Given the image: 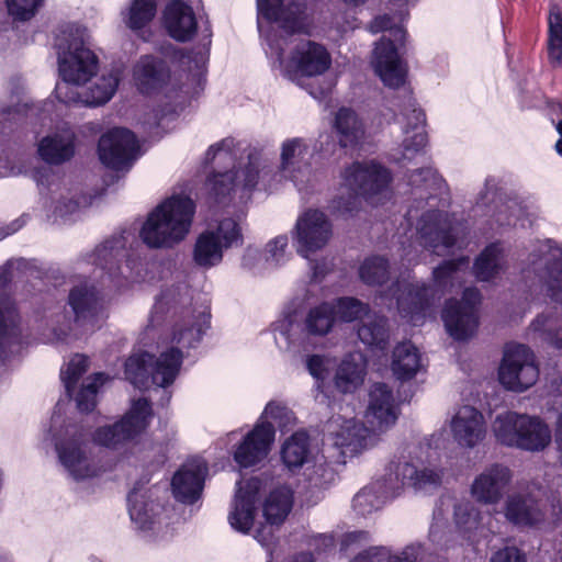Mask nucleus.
<instances>
[{
    "instance_id": "nucleus-7",
    "label": "nucleus",
    "mask_w": 562,
    "mask_h": 562,
    "mask_svg": "<svg viewBox=\"0 0 562 562\" xmlns=\"http://www.w3.org/2000/svg\"><path fill=\"white\" fill-rule=\"evenodd\" d=\"M337 324L330 301L321 302L306 311L286 308L272 324L277 347L291 355L308 351L313 339L326 337Z\"/></svg>"
},
{
    "instance_id": "nucleus-43",
    "label": "nucleus",
    "mask_w": 562,
    "mask_h": 562,
    "mask_svg": "<svg viewBox=\"0 0 562 562\" xmlns=\"http://www.w3.org/2000/svg\"><path fill=\"white\" fill-rule=\"evenodd\" d=\"M422 368V355L411 341L401 342L394 348L391 369L397 380L408 381Z\"/></svg>"
},
{
    "instance_id": "nucleus-45",
    "label": "nucleus",
    "mask_w": 562,
    "mask_h": 562,
    "mask_svg": "<svg viewBox=\"0 0 562 562\" xmlns=\"http://www.w3.org/2000/svg\"><path fill=\"white\" fill-rule=\"evenodd\" d=\"M422 553L423 546L420 543L408 544L396 553H392L387 547H371L350 562H417Z\"/></svg>"
},
{
    "instance_id": "nucleus-31",
    "label": "nucleus",
    "mask_w": 562,
    "mask_h": 562,
    "mask_svg": "<svg viewBox=\"0 0 562 562\" xmlns=\"http://www.w3.org/2000/svg\"><path fill=\"white\" fill-rule=\"evenodd\" d=\"M366 419L374 429L383 430L397 419L392 390L383 382L374 383L369 391Z\"/></svg>"
},
{
    "instance_id": "nucleus-2",
    "label": "nucleus",
    "mask_w": 562,
    "mask_h": 562,
    "mask_svg": "<svg viewBox=\"0 0 562 562\" xmlns=\"http://www.w3.org/2000/svg\"><path fill=\"white\" fill-rule=\"evenodd\" d=\"M408 184L415 190H425L419 193L415 204L407 211L414 217V210L427 206L417 222V235L420 245L436 255H442L452 249L460 238L465 235L467 224L454 213L448 212L447 199H438L432 191L440 190L442 179L431 167H422L407 175Z\"/></svg>"
},
{
    "instance_id": "nucleus-56",
    "label": "nucleus",
    "mask_w": 562,
    "mask_h": 562,
    "mask_svg": "<svg viewBox=\"0 0 562 562\" xmlns=\"http://www.w3.org/2000/svg\"><path fill=\"white\" fill-rule=\"evenodd\" d=\"M34 261L24 258L8 260L0 267V289L5 288L13 279L32 276Z\"/></svg>"
},
{
    "instance_id": "nucleus-9",
    "label": "nucleus",
    "mask_w": 562,
    "mask_h": 562,
    "mask_svg": "<svg viewBox=\"0 0 562 562\" xmlns=\"http://www.w3.org/2000/svg\"><path fill=\"white\" fill-rule=\"evenodd\" d=\"M194 213L191 198L172 195L148 214L139 237L150 249H171L188 236Z\"/></svg>"
},
{
    "instance_id": "nucleus-1",
    "label": "nucleus",
    "mask_w": 562,
    "mask_h": 562,
    "mask_svg": "<svg viewBox=\"0 0 562 562\" xmlns=\"http://www.w3.org/2000/svg\"><path fill=\"white\" fill-rule=\"evenodd\" d=\"M306 10L307 0H257V26L270 65L297 83L325 74L331 65L326 47L310 40L301 41L286 61L283 58L289 37L308 33Z\"/></svg>"
},
{
    "instance_id": "nucleus-64",
    "label": "nucleus",
    "mask_w": 562,
    "mask_h": 562,
    "mask_svg": "<svg viewBox=\"0 0 562 562\" xmlns=\"http://www.w3.org/2000/svg\"><path fill=\"white\" fill-rule=\"evenodd\" d=\"M336 479V473L327 463L316 462L308 473L310 483L314 487L325 488Z\"/></svg>"
},
{
    "instance_id": "nucleus-26",
    "label": "nucleus",
    "mask_w": 562,
    "mask_h": 562,
    "mask_svg": "<svg viewBox=\"0 0 562 562\" xmlns=\"http://www.w3.org/2000/svg\"><path fill=\"white\" fill-rule=\"evenodd\" d=\"M274 434L273 424L258 423L236 448L234 452L236 463L241 468H250L263 461L270 451Z\"/></svg>"
},
{
    "instance_id": "nucleus-61",
    "label": "nucleus",
    "mask_w": 562,
    "mask_h": 562,
    "mask_svg": "<svg viewBox=\"0 0 562 562\" xmlns=\"http://www.w3.org/2000/svg\"><path fill=\"white\" fill-rule=\"evenodd\" d=\"M8 12L16 20L27 21L36 13L43 0H5Z\"/></svg>"
},
{
    "instance_id": "nucleus-54",
    "label": "nucleus",
    "mask_w": 562,
    "mask_h": 562,
    "mask_svg": "<svg viewBox=\"0 0 562 562\" xmlns=\"http://www.w3.org/2000/svg\"><path fill=\"white\" fill-rule=\"evenodd\" d=\"M453 517L458 530L464 535L476 530L480 525V513L470 502L456 503Z\"/></svg>"
},
{
    "instance_id": "nucleus-29",
    "label": "nucleus",
    "mask_w": 562,
    "mask_h": 562,
    "mask_svg": "<svg viewBox=\"0 0 562 562\" xmlns=\"http://www.w3.org/2000/svg\"><path fill=\"white\" fill-rule=\"evenodd\" d=\"M162 26L172 40L187 43L196 34V15L182 0H170L162 11Z\"/></svg>"
},
{
    "instance_id": "nucleus-22",
    "label": "nucleus",
    "mask_w": 562,
    "mask_h": 562,
    "mask_svg": "<svg viewBox=\"0 0 562 562\" xmlns=\"http://www.w3.org/2000/svg\"><path fill=\"white\" fill-rule=\"evenodd\" d=\"M291 234L296 252L308 258L327 245L333 235V225L324 212L308 209L297 217Z\"/></svg>"
},
{
    "instance_id": "nucleus-14",
    "label": "nucleus",
    "mask_w": 562,
    "mask_h": 562,
    "mask_svg": "<svg viewBox=\"0 0 562 562\" xmlns=\"http://www.w3.org/2000/svg\"><path fill=\"white\" fill-rule=\"evenodd\" d=\"M496 441L525 451H542L551 442L549 426L537 416L506 412L492 425Z\"/></svg>"
},
{
    "instance_id": "nucleus-60",
    "label": "nucleus",
    "mask_w": 562,
    "mask_h": 562,
    "mask_svg": "<svg viewBox=\"0 0 562 562\" xmlns=\"http://www.w3.org/2000/svg\"><path fill=\"white\" fill-rule=\"evenodd\" d=\"M468 258L461 257L459 259L445 260L432 271L434 280L439 286H446L453 274H456L461 266H467Z\"/></svg>"
},
{
    "instance_id": "nucleus-42",
    "label": "nucleus",
    "mask_w": 562,
    "mask_h": 562,
    "mask_svg": "<svg viewBox=\"0 0 562 562\" xmlns=\"http://www.w3.org/2000/svg\"><path fill=\"white\" fill-rule=\"evenodd\" d=\"M357 336L370 349H386L390 338L387 318L375 312L370 313L359 323Z\"/></svg>"
},
{
    "instance_id": "nucleus-16",
    "label": "nucleus",
    "mask_w": 562,
    "mask_h": 562,
    "mask_svg": "<svg viewBox=\"0 0 562 562\" xmlns=\"http://www.w3.org/2000/svg\"><path fill=\"white\" fill-rule=\"evenodd\" d=\"M243 243L239 224L234 218H223L216 227H209L198 236L192 251L193 262L203 269L216 267L226 249L240 247Z\"/></svg>"
},
{
    "instance_id": "nucleus-57",
    "label": "nucleus",
    "mask_w": 562,
    "mask_h": 562,
    "mask_svg": "<svg viewBox=\"0 0 562 562\" xmlns=\"http://www.w3.org/2000/svg\"><path fill=\"white\" fill-rule=\"evenodd\" d=\"M530 326L533 331L540 334L542 340L558 349H562V327L554 328L551 317L538 315Z\"/></svg>"
},
{
    "instance_id": "nucleus-47",
    "label": "nucleus",
    "mask_w": 562,
    "mask_h": 562,
    "mask_svg": "<svg viewBox=\"0 0 562 562\" xmlns=\"http://www.w3.org/2000/svg\"><path fill=\"white\" fill-rule=\"evenodd\" d=\"M364 375V364L357 362L352 356L346 357L336 370L335 387L342 394L353 393L362 385Z\"/></svg>"
},
{
    "instance_id": "nucleus-20",
    "label": "nucleus",
    "mask_w": 562,
    "mask_h": 562,
    "mask_svg": "<svg viewBox=\"0 0 562 562\" xmlns=\"http://www.w3.org/2000/svg\"><path fill=\"white\" fill-rule=\"evenodd\" d=\"M150 417V402L145 397L138 398L117 423L98 428L92 436L93 441L104 447L116 448L139 435L147 427Z\"/></svg>"
},
{
    "instance_id": "nucleus-37",
    "label": "nucleus",
    "mask_w": 562,
    "mask_h": 562,
    "mask_svg": "<svg viewBox=\"0 0 562 562\" xmlns=\"http://www.w3.org/2000/svg\"><path fill=\"white\" fill-rule=\"evenodd\" d=\"M160 0H132L126 11L122 12L123 22L137 37L148 42L151 37L149 24L157 13Z\"/></svg>"
},
{
    "instance_id": "nucleus-28",
    "label": "nucleus",
    "mask_w": 562,
    "mask_h": 562,
    "mask_svg": "<svg viewBox=\"0 0 562 562\" xmlns=\"http://www.w3.org/2000/svg\"><path fill=\"white\" fill-rule=\"evenodd\" d=\"M512 480L510 470L503 464H492L475 477L471 485V494L482 504L498 503Z\"/></svg>"
},
{
    "instance_id": "nucleus-52",
    "label": "nucleus",
    "mask_w": 562,
    "mask_h": 562,
    "mask_svg": "<svg viewBox=\"0 0 562 562\" xmlns=\"http://www.w3.org/2000/svg\"><path fill=\"white\" fill-rule=\"evenodd\" d=\"M108 376L98 372L87 379V382L82 384L81 389L76 395L77 408L81 413H89L93 411L97 404V394L99 386L103 385Z\"/></svg>"
},
{
    "instance_id": "nucleus-23",
    "label": "nucleus",
    "mask_w": 562,
    "mask_h": 562,
    "mask_svg": "<svg viewBox=\"0 0 562 562\" xmlns=\"http://www.w3.org/2000/svg\"><path fill=\"white\" fill-rule=\"evenodd\" d=\"M98 154L105 167L117 171L127 170L139 155V145L133 132L114 127L100 137Z\"/></svg>"
},
{
    "instance_id": "nucleus-46",
    "label": "nucleus",
    "mask_w": 562,
    "mask_h": 562,
    "mask_svg": "<svg viewBox=\"0 0 562 562\" xmlns=\"http://www.w3.org/2000/svg\"><path fill=\"white\" fill-rule=\"evenodd\" d=\"M293 506V493L288 486H278L268 495L263 505V515L268 524L280 525Z\"/></svg>"
},
{
    "instance_id": "nucleus-44",
    "label": "nucleus",
    "mask_w": 562,
    "mask_h": 562,
    "mask_svg": "<svg viewBox=\"0 0 562 562\" xmlns=\"http://www.w3.org/2000/svg\"><path fill=\"white\" fill-rule=\"evenodd\" d=\"M334 127L342 148H356L364 135L362 122L357 113L348 108H340L337 111Z\"/></svg>"
},
{
    "instance_id": "nucleus-35",
    "label": "nucleus",
    "mask_w": 562,
    "mask_h": 562,
    "mask_svg": "<svg viewBox=\"0 0 562 562\" xmlns=\"http://www.w3.org/2000/svg\"><path fill=\"white\" fill-rule=\"evenodd\" d=\"M430 288L424 283L396 282L393 295L396 299L397 308L405 316L422 315L429 307Z\"/></svg>"
},
{
    "instance_id": "nucleus-36",
    "label": "nucleus",
    "mask_w": 562,
    "mask_h": 562,
    "mask_svg": "<svg viewBox=\"0 0 562 562\" xmlns=\"http://www.w3.org/2000/svg\"><path fill=\"white\" fill-rule=\"evenodd\" d=\"M506 519L517 527H535L544 520V512L530 496L510 495L505 503Z\"/></svg>"
},
{
    "instance_id": "nucleus-48",
    "label": "nucleus",
    "mask_w": 562,
    "mask_h": 562,
    "mask_svg": "<svg viewBox=\"0 0 562 562\" xmlns=\"http://www.w3.org/2000/svg\"><path fill=\"white\" fill-rule=\"evenodd\" d=\"M310 454V438L304 431L294 432L282 446L281 459L290 471L303 467Z\"/></svg>"
},
{
    "instance_id": "nucleus-18",
    "label": "nucleus",
    "mask_w": 562,
    "mask_h": 562,
    "mask_svg": "<svg viewBox=\"0 0 562 562\" xmlns=\"http://www.w3.org/2000/svg\"><path fill=\"white\" fill-rule=\"evenodd\" d=\"M539 376L533 352L521 344H508L505 347L498 370L501 384L514 392H522L532 386Z\"/></svg>"
},
{
    "instance_id": "nucleus-12",
    "label": "nucleus",
    "mask_w": 562,
    "mask_h": 562,
    "mask_svg": "<svg viewBox=\"0 0 562 562\" xmlns=\"http://www.w3.org/2000/svg\"><path fill=\"white\" fill-rule=\"evenodd\" d=\"M369 30L373 34L385 31L389 33L376 43L372 65L386 87L401 88L405 85L406 69L400 59L398 49L404 45L406 31L403 26L396 25L390 14L375 16L370 22Z\"/></svg>"
},
{
    "instance_id": "nucleus-21",
    "label": "nucleus",
    "mask_w": 562,
    "mask_h": 562,
    "mask_svg": "<svg viewBox=\"0 0 562 562\" xmlns=\"http://www.w3.org/2000/svg\"><path fill=\"white\" fill-rule=\"evenodd\" d=\"M165 490L159 486L145 487L136 483L127 495L128 514L135 527L143 532H156L162 522L164 503L160 494Z\"/></svg>"
},
{
    "instance_id": "nucleus-24",
    "label": "nucleus",
    "mask_w": 562,
    "mask_h": 562,
    "mask_svg": "<svg viewBox=\"0 0 562 562\" xmlns=\"http://www.w3.org/2000/svg\"><path fill=\"white\" fill-rule=\"evenodd\" d=\"M400 111L402 131L405 135L402 143L401 157L397 161L412 160L422 153L427 144V134L425 132L426 115L416 104L411 92L405 91L404 98L400 102H394Z\"/></svg>"
},
{
    "instance_id": "nucleus-11",
    "label": "nucleus",
    "mask_w": 562,
    "mask_h": 562,
    "mask_svg": "<svg viewBox=\"0 0 562 562\" xmlns=\"http://www.w3.org/2000/svg\"><path fill=\"white\" fill-rule=\"evenodd\" d=\"M183 360V349L172 345L162 351L154 361V357L144 351L131 355L124 364L125 379L136 389H148L156 385L164 389L161 405L170 402L171 393L166 389L179 374Z\"/></svg>"
},
{
    "instance_id": "nucleus-58",
    "label": "nucleus",
    "mask_w": 562,
    "mask_h": 562,
    "mask_svg": "<svg viewBox=\"0 0 562 562\" xmlns=\"http://www.w3.org/2000/svg\"><path fill=\"white\" fill-rule=\"evenodd\" d=\"M429 540L441 549L448 548L452 540V532L443 518L440 507L434 510V519L429 529Z\"/></svg>"
},
{
    "instance_id": "nucleus-3",
    "label": "nucleus",
    "mask_w": 562,
    "mask_h": 562,
    "mask_svg": "<svg viewBox=\"0 0 562 562\" xmlns=\"http://www.w3.org/2000/svg\"><path fill=\"white\" fill-rule=\"evenodd\" d=\"M211 44L212 29L209 22L203 25L199 45L191 50L180 48L168 41L157 44L155 49L161 57L145 54L134 64L132 75L135 87L145 95L164 92L171 97L170 92H176L177 87L171 82L172 75L168 60L187 66L192 79L200 86L205 80Z\"/></svg>"
},
{
    "instance_id": "nucleus-55",
    "label": "nucleus",
    "mask_w": 562,
    "mask_h": 562,
    "mask_svg": "<svg viewBox=\"0 0 562 562\" xmlns=\"http://www.w3.org/2000/svg\"><path fill=\"white\" fill-rule=\"evenodd\" d=\"M361 199L360 194L348 190L347 194H339L330 201L329 211L336 217H352L361 207Z\"/></svg>"
},
{
    "instance_id": "nucleus-40",
    "label": "nucleus",
    "mask_w": 562,
    "mask_h": 562,
    "mask_svg": "<svg viewBox=\"0 0 562 562\" xmlns=\"http://www.w3.org/2000/svg\"><path fill=\"white\" fill-rule=\"evenodd\" d=\"M507 259L502 244L496 241L487 245L473 263V272L479 281L488 282L504 273Z\"/></svg>"
},
{
    "instance_id": "nucleus-5",
    "label": "nucleus",
    "mask_w": 562,
    "mask_h": 562,
    "mask_svg": "<svg viewBox=\"0 0 562 562\" xmlns=\"http://www.w3.org/2000/svg\"><path fill=\"white\" fill-rule=\"evenodd\" d=\"M87 37V29L77 23H63L56 30L54 48L63 80L57 82L54 93L61 103H82L83 91L78 86L97 75L99 58L89 48Z\"/></svg>"
},
{
    "instance_id": "nucleus-34",
    "label": "nucleus",
    "mask_w": 562,
    "mask_h": 562,
    "mask_svg": "<svg viewBox=\"0 0 562 562\" xmlns=\"http://www.w3.org/2000/svg\"><path fill=\"white\" fill-rule=\"evenodd\" d=\"M38 156L48 165L69 161L76 153V134L71 128H63L43 137L37 146Z\"/></svg>"
},
{
    "instance_id": "nucleus-39",
    "label": "nucleus",
    "mask_w": 562,
    "mask_h": 562,
    "mask_svg": "<svg viewBox=\"0 0 562 562\" xmlns=\"http://www.w3.org/2000/svg\"><path fill=\"white\" fill-rule=\"evenodd\" d=\"M258 501V491L251 483L247 488L239 487L235 496L234 510L229 514L228 520L233 529L247 533L252 527L256 513V503Z\"/></svg>"
},
{
    "instance_id": "nucleus-62",
    "label": "nucleus",
    "mask_w": 562,
    "mask_h": 562,
    "mask_svg": "<svg viewBox=\"0 0 562 562\" xmlns=\"http://www.w3.org/2000/svg\"><path fill=\"white\" fill-rule=\"evenodd\" d=\"M306 368L315 380V387L318 392H325V382L329 378V371L326 367L323 356L313 355L306 360Z\"/></svg>"
},
{
    "instance_id": "nucleus-38",
    "label": "nucleus",
    "mask_w": 562,
    "mask_h": 562,
    "mask_svg": "<svg viewBox=\"0 0 562 562\" xmlns=\"http://www.w3.org/2000/svg\"><path fill=\"white\" fill-rule=\"evenodd\" d=\"M308 153V144L304 138L294 137L285 139L281 145L280 171L293 182L299 180V175L307 172L310 165L304 161Z\"/></svg>"
},
{
    "instance_id": "nucleus-63",
    "label": "nucleus",
    "mask_w": 562,
    "mask_h": 562,
    "mask_svg": "<svg viewBox=\"0 0 562 562\" xmlns=\"http://www.w3.org/2000/svg\"><path fill=\"white\" fill-rule=\"evenodd\" d=\"M261 418H270L279 428H284L292 423L293 413L284 404L272 401L267 404Z\"/></svg>"
},
{
    "instance_id": "nucleus-25",
    "label": "nucleus",
    "mask_w": 562,
    "mask_h": 562,
    "mask_svg": "<svg viewBox=\"0 0 562 562\" xmlns=\"http://www.w3.org/2000/svg\"><path fill=\"white\" fill-rule=\"evenodd\" d=\"M32 177L40 188V193L45 196V205L48 212L56 218L67 220L78 212L80 201L70 193L67 195L60 193L55 196L56 190L59 188L57 176L50 167H40L32 171Z\"/></svg>"
},
{
    "instance_id": "nucleus-6",
    "label": "nucleus",
    "mask_w": 562,
    "mask_h": 562,
    "mask_svg": "<svg viewBox=\"0 0 562 562\" xmlns=\"http://www.w3.org/2000/svg\"><path fill=\"white\" fill-rule=\"evenodd\" d=\"M206 308H192V291L184 282L164 285L149 315L148 326H171V344L181 348H195L210 326Z\"/></svg>"
},
{
    "instance_id": "nucleus-8",
    "label": "nucleus",
    "mask_w": 562,
    "mask_h": 562,
    "mask_svg": "<svg viewBox=\"0 0 562 562\" xmlns=\"http://www.w3.org/2000/svg\"><path fill=\"white\" fill-rule=\"evenodd\" d=\"M106 314V302L102 289L92 282H80L69 289L63 310L47 316V327L57 341L78 338L77 330H89L99 326Z\"/></svg>"
},
{
    "instance_id": "nucleus-4",
    "label": "nucleus",
    "mask_w": 562,
    "mask_h": 562,
    "mask_svg": "<svg viewBox=\"0 0 562 562\" xmlns=\"http://www.w3.org/2000/svg\"><path fill=\"white\" fill-rule=\"evenodd\" d=\"M442 469L438 465L414 461L411 457L394 456L383 475L358 492L352 506L363 517L380 510L387 501L396 497L404 486L428 491L440 486Z\"/></svg>"
},
{
    "instance_id": "nucleus-49",
    "label": "nucleus",
    "mask_w": 562,
    "mask_h": 562,
    "mask_svg": "<svg viewBox=\"0 0 562 562\" xmlns=\"http://www.w3.org/2000/svg\"><path fill=\"white\" fill-rule=\"evenodd\" d=\"M548 55L553 64L562 60V7L550 3L548 16Z\"/></svg>"
},
{
    "instance_id": "nucleus-33",
    "label": "nucleus",
    "mask_w": 562,
    "mask_h": 562,
    "mask_svg": "<svg viewBox=\"0 0 562 562\" xmlns=\"http://www.w3.org/2000/svg\"><path fill=\"white\" fill-rule=\"evenodd\" d=\"M22 318L13 304L0 305V358L18 353L23 345Z\"/></svg>"
},
{
    "instance_id": "nucleus-41",
    "label": "nucleus",
    "mask_w": 562,
    "mask_h": 562,
    "mask_svg": "<svg viewBox=\"0 0 562 562\" xmlns=\"http://www.w3.org/2000/svg\"><path fill=\"white\" fill-rule=\"evenodd\" d=\"M121 78L122 70L117 67L102 72L89 88L83 90L82 104L98 106L109 102L116 92Z\"/></svg>"
},
{
    "instance_id": "nucleus-15",
    "label": "nucleus",
    "mask_w": 562,
    "mask_h": 562,
    "mask_svg": "<svg viewBox=\"0 0 562 562\" xmlns=\"http://www.w3.org/2000/svg\"><path fill=\"white\" fill-rule=\"evenodd\" d=\"M90 439V432L78 425H68L64 436L55 439L58 462L67 476L76 482L97 474Z\"/></svg>"
},
{
    "instance_id": "nucleus-50",
    "label": "nucleus",
    "mask_w": 562,
    "mask_h": 562,
    "mask_svg": "<svg viewBox=\"0 0 562 562\" xmlns=\"http://www.w3.org/2000/svg\"><path fill=\"white\" fill-rule=\"evenodd\" d=\"M359 277L368 285H382L390 279L389 260L379 255L370 256L359 267Z\"/></svg>"
},
{
    "instance_id": "nucleus-27",
    "label": "nucleus",
    "mask_w": 562,
    "mask_h": 562,
    "mask_svg": "<svg viewBox=\"0 0 562 562\" xmlns=\"http://www.w3.org/2000/svg\"><path fill=\"white\" fill-rule=\"evenodd\" d=\"M451 432L454 441L462 448L473 449L486 436L483 414L473 406H462L451 420Z\"/></svg>"
},
{
    "instance_id": "nucleus-10",
    "label": "nucleus",
    "mask_w": 562,
    "mask_h": 562,
    "mask_svg": "<svg viewBox=\"0 0 562 562\" xmlns=\"http://www.w3.org/2000/svg\"><path fill=\"white\" fill-rule=\"evenodd\" d=\"M270 172L268 159L261 150L251 148L246 162H240L238 168L232 170L214 171L209 176L205 188L209 200L215 205L226 206L235 198L240 203L250 200L259 180Z\"/></svg>"
},
{
    "instance_id": "nucleus-13",
    "label": "nucleus",
    "mask_w": 562,
    "mask_h": 562,
    "mask_svg": "<svg viewBox=\"0 0 562 562\" xmlns=\"http://www.w3.org/2000/svg\"><path fill=\"white\" fill-rule=\"evenodd\" d=\"M135 246H139L135 235L124 229L98 245L85 256V260L102 270V279L106 276L110 282L120 286L122 279L132 278L133 270L140 262Z\"/></svg>"
},
{
    "instance_id": "nucleus-59",
    "label": "nucleus",
    "mask_w": 562,
    "mask_h": 562,
    "mask_svg": "<svg viewBox=\"0 0 562 562\" xmlns=\"http://www.w3.org/2000/svg\"><path fill=\"white\" fill-rule=\"evenodd\" d=\"M288 243L286 235H279L266 245L265 261L269 267H279L288 260Z\"/></svg>"
},
{
    "instance_id": "nucleus-30",
    "label": "nucleus",
    "mask_w": 562,
    "mask_h": 562,
    "mask_svg": "<svg viewBox=\"0 0 562 562\" xmlns=\"http://www.w3.org/2000/svg\"><path fill=\"white\" fill-rule=\"evenodd\" d=\"M207 465L203 461L189 462L182 465L171 480L175 498L183 504L195 503L202 494Z\"/></svg>"
},
{
    "instance_id": "nucleus-32",
    "label": "nucleus",
    "mask_w": 562,
    "mask_h": 562,
    "mask_svg": "<svg viewBox=\"0 0 562 562\" xmlns=\"http://www.w3.org/2000/svg\"><path fill=\"white\" fill-rule=\"evenodd\" d=\"M330 439L346 463L347 458H353L369 446L371 431L362 423L348 419L338 431L330 432Z\"/></svg>"
},
{
    "instance_id": "nucleus-19",
    "label": "nucleus",
    "mask_w": 562,
    "mask_h": 562,
    "mask_svg": "<svg viewBox=\"0 0 562 562\" xmlns=\"http://www.w3.org/2000/svg\"><path fill=\"white\" fill-rule=\"evenodd\" d=\"M481 299L476 288H465L460 301L450 299L446 302L441 318L453 339L467 340L474 335L479 326L477 306Z\"/></svg>"
},
{
    "instance_id": "nucleus-17",
    "label": "nucleus",
    "mask_w": 562,
    "mask_h": 562,
    "mask_svg": "<svg viewBox=\"0 0 562 562\" xmlns=\"http://www.w3.org/2000/svg\"><path fill=\"white\" fill-rule=\"evenodd\" d=\"M340 178L341 187L371 204L385 196L392 181L389 169L375 160L353 161L342 169Z\"/></svg>"
},
{
    "instance_id": "nucleus-53",
    "label": "nucleus",
    "mask_w": 562,
    "mask_h": 562,
    "mask_svg": "<svg viewBox=\"0 0 562 562\" xmlns=\"http://www.w3.org/2000/svg\"><path fill=\"white\" fill-rule=\"evenodd\" d=\"M89 359L83 355H75L67 363L66 370H61L60 379L68 397H72L78 381L87 372Z\"/></svg>"
},
{
    "instance_id": "nucleus-51",
    "label": "nucleus",
    "mask_w": 562,
    "mask_h": 562,
    "mask_svg": "<svg viewBox=\"0 0 562 562\" xmlns=\"http://www.w3.org/2000/svg\"><path fill=\"white\" fill-rule=\"evenodd\" d=\"M331 302L336 310L337 322L352 323L358 321L361 323L362 319L372 313L370 305L357 297L341 296Z\"/></svg>"
}]
</instances>
